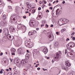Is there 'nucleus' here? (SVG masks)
Segmentation results:
<instances>
[{
    "label": "nucleus",
    "instance_id": "dca6fc26",
    "mask_svg": "<svg viewBox=\"0 0 75 75\" xmlns=\"http://www.w3.org/2000/svg\"><path fill=\"white\" fill-rule=\"evenodd\" d=\"M59 9H58L56 11V13L55 14V13H53V16L54 17H55V14H57V13H58V11H59Z\"/></svg>",
    "mask_w": 75,
    "mask_h": 75
},
{
    "label": "nucleus",
    "instance_id": "7c9ffc66",
    "mask_svg": "<svg viewBox=\"0 0 75 75\" xmlns=\"http://www.w3.org/2000/svg\"><path fill=\"white\" fill-rule=\"evenodd\" d=\"M67 50H71V48H70V47H67Z\"/></svg>",
    "mask_w": 75,
    "mask_h": 75
},
{
    "label": "nucleus",
    "instance_id": "4d7b16f0",
    "mask_svg": "<svg viewBox=\"0 0 75 75\" xmlns=\"http://www.w3.org/2000/svg\"><path fill=\"white\" fill-rule=\"evenodd\" d=\"M50 9H51V10H52V7H50Z\"/></svg>",
    "mask_w": 75,
    "mask_h": 75
},
{
    "label": "nucleus",
    "instance_id": "37998d69",
    "mask_svg": "<svg viewBox=\"0 0 75 75\" xmlns=\"http://www.w3.org/2000/svg\"><path fill=\"white\" fill-rule=\"evenodd\" d=\"M41 8L40 7H39L38 8V10H41Z\"/></svg>",
    "mask_w": 75,
    "mask_h": 75
},
{
    "label": "nucleus",
    "instance_id": "5701e85b",
    "mask_svg": "<svg viewBox=\"0 0 75 75\" xmlns=\"http://www.w3.org/2000/svg\"><path fill=\"white\" fill-rule=\"evenodd\" d=\"M14 62L15 63H18V60L17 59H15L14 60Z\"/></svg>",
    "mask_w": 75,
    "mask_h": 75
},
{
    "label": "nucleus",
    "instance_id": "ea45409f",
    "mask_svg": "<svg viewBox=\"0 0 75 75\" xmlns=\"http://www.w3.org/2000/svg\"><path fill=\"white\" fill-rule=\"evenodd\" d=\"M11 55H15V53H11Z\"/></svg>",
    "mask_w": 75,
    "mask_h": 75
},
{
    "label": "nucleus",
    "instance_id": "4c0bfd02",
    "mask_svg": "<svg viewBox=\"0 0 75 75\" xmlns=\"http://www.w3.org/2000/svg\"><path fill=\"white\" fill-rule=\"evenodd\" d=\"M7 75H12V73H8L7 74Z\"/></svg>",
    "mask_w": 75,
    "mask_h": 75
},
{
    "label": "nucleus",
    "instance_id": "338daca9",
    "mask_svg": "<svg viewBox=\"0 0 75 75\" xmlns=\"http://www.w3.org/2000/svg\"><path fill=\"white\" fill-rule=\"evenodd\" d=\"M2 31V30L0 29V33H1V32Z\"/></svg>",
    "mask_w": 75,
    "mask_h": 75
},
{
    "label": "nucleus",
    "instance_id": "864d4df0",
    "mask_svg": "<svg viewBox=\"0 0 75 75\" xmlns=\"http://www.w3.org/2000/svg\"><path fill=\"white\" fill-rule=\"evenodd\" d=\"M72 39L73 40H75V37H74L72 38Z\"/></svg>",
    "mask_w": 75,
    "mask_h": 75
},
{
    "label": "nucleus",
    "instance_id": "f8f14e48",
    "mask_svg": "<svg viewBox=\"0 0 75 75\" xmlns=\"http://www.w3.org/2000/svg\"><path fill=\"white\" fill-rule=\"evenodd\" d=\"M7 38L9 40H12V38H11V36L10 35H8L7 36Z\"/></svg>",
    "mask_w": 75,
    "mask_h": 75
},
{
    "label": "nucleus",
    "instance_id": "a211bd4d",
    "mask_svg": "<svg viewBox=\"0 0 75 75\" xmlns=\"http://www.w3.org/2000/svg\"><path fill=\"white\" fill-rule=\"evenodd\" d=\"M6 18V15H4L2 17V19L3 20H5Z\"/></svg>",
    "mask_w": 75,
    "mask_h": 75
},
{
    "label": "nucleus",
    "instance_id": "f03ea898",
    "mask_svg": "<svg viewBox=\"0 0 75 75\" xmlns=\"http://www.w3.org/2000/svg\"><path fill=\"white\" fill-rule=\"evenodd\" d=\"M29 24L30 27H34L35 25L36 24V22L34 20H31L30 21Z\"/></svg>",
    "mask_w": 75,
    "mask_h": 75
},
{
    "label": "nucleus",
    "instance_id": "a18cd8bd",
    "mask_svg": "<svg viewBox=\"0 0 75 75\" xmlns=\"http://www.w3.org/2000/svg\"><path fill=\"white\" fill-rule=\"evenodd\" d=\"M0 74H3V71L1 70L0 71Z\"/></svg>",
    "mask_w": 75,
    "mask_h": 75
},
{
    "label": "nucleus",
    "instance_id": "bf43d9fd",
    "mask_svg": "<svg viewBox=\"0 0 75 75\" xmlns=\"http://www.w3.org/2000/svg\"><path fill=\"white\" fill-rule=\"evenodd\" d=\"M27 52H28V53H30V52L28 51V50H27Z\"/></svg>",
    "mask_w": 75,
    "mask_h": 75
},
{
    "label": "nucleus",
    "instance_id": "b1692460",
    "mask_svg": "<svg viewBox=\"0 0 75 75\" xmlns=\"http://www.w3.org/2000/svg\"><path fill=\"white\" fill-rule=\"evenodd\" d=\"M71 46L73 47H75V44L74 43H71Z\"/></svg>",
    "mask_w": 75,
    "mask_h": 75
},
{
    "label": "nucleus",
    "instance_id": "aec40b11",
    "mask_svg": "<svg viewBox=\"0 0 75 75\" xmlns=\"http://www.w3.org/2000/svg\"><path fill=\"white\" fill-rule=\"evenodd\" d=\"M33 32H31V31H30L29 32L28 35H33Z\"/></svg>",
    "mask_w": 75,
    "mask_h": 75
},
{
    "label": "nucleus",
    "instance_id": "69168bd1",
    "mask_svg": "<svg viewBox=\"0 0 75 75\" xmlns=\"http://www.w3.org/2000/svg\"><path fill=\"white\" fill-rule=\"evenodd\" d=\"M56 34H57V35H58V32H56Z\"/></svg>",
    "mask_w": 75,
    "mask_h": 75
},
{
    "label": "nucleus",
    "instance_id": "8fccbe9b",
    "mask_svg": "<svg viewBox=\"0 0 75 75\" xmlns=\"http://www.w3.org/2000/svg\"><path fill=\"white\" fill-rule=\"evenodd\" d=\"M37 69L38 70H40L41 68L40 67H38V68Z\"/></svg>",
    "mask_w": 75,
    "mask_h": 75
},
{
    "label": "nucleus",
    "instance_id": "09e8293b",
    "mask_svg": "<svg viewBox=\"0 0 75 75\" xmlns=\"http://www.w3.org/2000/svg\"><path fill=\"white\" fill-rule=\"evenodd\" d=\"M10 61H11V62H12V60H13V59H11V58H10Z\"/></svg>",
    "mask_w": 75,
    "mask_h": 75
},
{
    "label": "nucleus",
    "instance_id": "e2e57ef3",
    "mask_svg": "<svg viewBox=\"0 0 75 75\" xmlns=\"http://www.w3.org/2000/svg\"><path fill=\"white\" fill-rule=\"evenodd\" d=\"M28 58H29V56H28L26 57V59H28Z\"/></svg>",
    "mask_w": 75,
    "mask_h": 75
},
{
    "label": "nucleus",
    "instance_id": "c85d7f7f",
    "mask_svg": "<svg viewBox=\"0 0 75 75\" xmlns=\"http://www.w3.org/2000/svg\"><path fill=\"white\" fill-rule=\"evenodd\" d=\"M45 7V5H42V7L43 8H44V7Z\"/></svg>",
    "mask_w": 75,
    "mask_h": 75
},
{
    "label": "nucleus",
    "instance_id": "052dcab7",
    "mask_svg": "<svg viewBox=\"0 0 75 75\" xmlns=\"http://www.w3.org/2000/svg\"><path fill=\"white\" fill-rule=\"evenodd\" d=\"M9 69L10 70V71H11V68L9 67Z\"/></svg>",
    "mask_w": 75,
    "mask_h": 75
},
{
    "label": "nucleus",
    "instance_id": "473e14b6",
    "mask_svg": "<svg viewBox=\"0 0 75 75\" xmlns=\"http://www.w3.org/2000/svg\"><path fill=\"white\" fill-rule=\"evenodd\" d=\"M58 44L57 43H55L54 44L55 46H58Z\"/></svg>",
    "mask_w": 75,
    "mask_h": 75
},
{
    "label": "nucleus",
    "instance_id": "c756f323",
    "mask_svg": "<svg viewBox=\"0 0 75 75\" xmlns=\"http://www.w3.org/2000/svg\"><path fill=\"white\" fill-rule=\"evenodd\" d=\"M8 8H10L11 10H12L13 8H12V7L11 6H9L8 7Z\"/></svg>",
    "mask_w": 75,
    "mask_h": 75
},
{
    "label": "nucleus",
    "instance_id": "4be33fe9",
    "mask_svg": "<svg viewBox=\"0 0 75 75\" xmlns=\"http://www.w3.org/2000/svg\"><path fill=\"white\" fill-rule=\"evenodd\" d=\"M16 49H14V50H12V53H15L16 52Z\"/></svg>",
    "mask_w": 75,
    "mask_h": 75
},
{
    "label": "nucleus",
    "instance_id": "0eeeda50",
    "mask_svg": "<svg viewBox=\"0 0 75 75\" xmlns=\"http://www.w3.org/2000/svg\"><path fill=\"white\" fill-rule=\"evenodd\" d=\"M68 22V20L64 18H63V25L67 24Z\"/></svg>",
    "mask_w": 75,
    "mask_h": 75
},
{
    "label": "nucleus",
    "instance_id": "ddd939ff",
    "mask_svg": "<svg viewBox=\"0 0 75 75\" xmlns=\"http://www.w3.org/2000/svg\"><path fill=\"white\" fill-rule=\"evenodd\" d=\"M18 28L20 29V28H23V27H22V25L21 24H19L18 25Z\"/></svg>",
    "mask_w": 75,
    "mask_h": 75
},
{
    "label": "nucleus",
    "instance_id": "6ab92c4d",
    "mask_svg": "<svg viewBox=\"0 0 75 75\" xmlns=\"http://www.w3.org/2000/svg\"><path fill=\"white\" fill-rule=\"evenodd\" d=\"M65 31H66V29L65 28L61 30V32L62 33H63V32H64Z\"/></svg>",
    "mask_w": 75,
    "mask_h": 75
},
{
    "label": "nucleus",
    "instance_id": "423d86ee",
    "mask_svg": "<svg viewBox=\"0 0 75 75\" xmlns=\"http://www.w3.org/2000/svg\"><path fill=\"white\" fill-rule=\"evenodd\" d=\"M58 24H59L60 25H63V18L62 19H60L58 21Z\"/></svg>",
    "mask_w": 75,
    "mask_h": 75
},
{
    "label": "nucleus",
    "instance_id": "58836bf2",
    "mask_svg": "<svg viewBox=\"0 0 75 75\" xmlns=\"http://www.w3.org/2000/svg\"><path fill=\"white\" fill-rule=\"evenodd\" d=\"M65 54L67 53V49H65Z\"/></svg>",
    "mask_w": 75,
    "mask_h": 75
},
{
    "label": "nucleus",
    "instance_id": "cd10ccee",
    "mask_svg": "<svg viewBox=\"0 0 75 75\" xmlns=\"http://www.w3.org/2000/svg\"><path fill=\"white\" fill-rule=\"evenodd\" d=\"M32 33L33 34H35V33H37V32L35 30H34L33 32H32Z\"/></svg>",
    "mask_w": 75,
    "mask_h": 75
},
{
    "label": "nucleus",
    "instance_id": "9b49d317",
    "mask_svg": "<svg viewBox=\"0 0 75 75\" xmlns=\"http://www.w3.org/2000/svg\"><path fill=\"white\" fill-rule=\"evenodd\" d=\"M43 52L45 54H47L48 52V49L46 48H44L43 50Z\"/></svg>",
    "mask_w": 75,
    "mask_h": 75
},
{
    "label": "nucleus",
    "instance_id": "5fc2aeb1",
    "mask_svg": "<svg viewBox=\"0 0 75 75\" xmlns=\"http://www.w3.org/2000/svg\"><path fill=\"white\" fill-rule=\"evenodd\" d=\"M52 63H54V60L52 59Z\"/></svg>",
    "mask_w": 75,
    "mask_h": 75
},
{
    "label": "nucleus",
    "instance_id": "680f3d73",
    "mask_svg": "<svg viewBox=\"0 0 75 75\" xmlns=\"http://www.w3.org/2000/svg\"><path fill=\"white\" fill-rule=\"evenodd\" d=\"M36 30H37V31H38V30H39V28H37L36 29Z\"/></svg>",
    "mask_w": 75,
    "mask_h": 75
},
{
    "label": "nucleus",
    "instance_id": "9d476101",
    "mask_svg": "<svg viewBox=\"0 0 75 75\" xmlns=\"http://www.w3.org/2000/svg\"><path fill=\"white\" fill-rule=\"evenodd\" d=\"M65 65L67 67H69L71 66V64L67 61H65Z\"/></svg>",
    "mask_w": 75,
    "mask_h": 75
},
{
    "label": "nucleus",
    "instance_id": "49530a36",
    "mask_svg": "<svg viewBox=\"0 0 75 75\" xmlns=\"http://www.w3.org/2000/svg\"><path fill=\"white\" fill-rule=\"evenodd\" d=\"M74 34H75V32H73V33H72L71 34V35H74Z\"/></svg>",
    "mask_w": 75,
    "mask_h": 75
},
{
    "label": "nucleus",
    "instance_id": "3c124183",
    "mask_svg": "<svg viewBox=\"0 0 75 75\" xmlns=\"http://www.w3.org/2000/svg\"><path fill=\"white\" fill-rule=\"evenodd\" d=\"M23 18H26V16H23Z\"/></svg>",
    "mask_w": 75,
    "mask_h": 75
},
{
    "label": "nucleus",
    "instance_id": "a19ab883",
    "mask_svg": "<svg viewBox=\"0 0 75 75\" xmlns=\"http://www.w3.org/2000/svg\"><path fill=\"white\" fill-rule=\"evenodd\" d=\"M1 4H2V2L1 0H0V5H1Z\"/></svg>",
    "mask_w": 75,
    "mask_h": 75
},
{
    "label": "nucleus",
    "instance_id": "1a4fd4ad",
    "mask_svg": "<svg viewBox=\"0 0 75 75\" xmlns=\"http://www.w3.org/2000/svg\"><path fill=\"white\" fill-rule=\"evenodd\" d=\"M23 50V48L22 47H20L18 50V53L19 55H20L22 53V51Z\"/></svg>",
    "mask_w": 75,
    "mask_h": 75
},
{
    "label": "nucleus",
    "instance_id": "c03bdc74",
    "mask_svg": "<svg viewBox=\"0 0 75 75\" xmlns=\"http://www.w3.org/2000/svg\"><path fill=\"white\" fill-rule=\"evenodd\" d=\"M43 69V70H44V71H45L46 70V71H47V69H44V68H43V69Z\"/></svg>",
    "mask_w": 75,
    "mask_h": 75
},
{
    "label": "nucleus",
    "instance_id": "f3484780",
    "mask_svg": "<svg viewBox=\"0 0 75 75\" xmlns=\"http://www.w3.org/2000/svg\"><path fill=\"white\" fill-rule=\"evenodd\" d=\"M52 36H53V38H52V36H51V35H49V38H51V39H52V40H54V35H52Z\"/></svg>",
    "mask_w": 75,
    "mask_h": 75
},
{
    "label": "nucleus",
    "instance_id": "a878e982",
    "mask_svg": "<svg viewBox=\"0 0 75 75\" xmlns=\"http://www.w3.org/2000/svg\"><path fill=\"white\" fill-rule=\"evenodd\" d=\"M26 6H27V7H28V8H29V4H28V2H27L26 3Z\"/></svg>",
    "mask_w": 75,
    "mask_h": 75
},
{
    "label": "nucleus",
    "instance_id": "f257e3e1",
    "mask_svg": "<svg viewBox=\"0 0 75 75\" xmlns=\"http://www.w3.org/2000/svg\"><path fill=\"white\" fill-rule=\"evenodd\" d=\"M25 45L27 48H31V47L33 46L32 42L28 41H26Z\"/></svg>",
    "mask_w": 75,
    "mask_h": 75
},
{
    "label": "nucleus",
    "instance_id": "2f4dec72",
    "mask_svg": "<svg viewBox=\"0 0 75 75\" xmlns=\"http://www.w3.org/2000/svg\"><path fill=\"white\" fill-rule=\"evenodd\" d=\"M42 2L43 3H44V4H46L47 3V2L46 1H43Z\"/></svg>",
    "mask_w": 75,
    "mask_h": 75
},
{
    "label": "nucleus",
    "instance_id": "72a5a7b5",
    "mask_svg": "<svg viewBox=\"0 0 75 75\" xmlns=\"http://www.w3.org/2000/svg\"><path fill=\"white\" fill-rule=\"evenodd\" d=\"M4 30L6 31H8V29H7V28H5L4 29Z\"/></svg>",
    "mask_w": 75,
    "mask_h": 75
},
{
    "label": "nucleus",
    "instance_id": "4468645a",
    "mask_svg": "<svg viewBox=\"0 0 75 75\" xmlns=\"http://www.w3.org/2000/svg\"><path fill=\"white\" fill-rule=\"evenodd\" d=\"M62 69H64L66 71H68V67H62Z\"/></svg>",
    "mask_w": 75,
    "mask_h": 75
},
{
    "label": "nucleus",
    "instance_id": "2eb2a0df",
    "mask_svg": "<svg viewBox=\"0 0 75 75\" xmlns=\"http://www.w3.org/2000/svg\"><path fill=\"white\" fill-rule=\"evenodd\" d=\"M10 30L12 32H14L15 31V28H12L11 27L9 28Z\"/></svg>",
    "mask_w": 75,
    "mask_h": 75
},
{
    "label": "nucleus",
    "instance_id": "79ce46f5",
    "mask_svg": "<svg viewBox=\"0 0 75 75\" xmlns=\"http://www.w3.org/2000/svg\"><path fill=\"white\" fill-rule=\"evenodd\" d=\"M69 47V44L68 43L67 45V47Z\"/></svg>",
    "mask_w": 75,
    "mask_h": 75
},
{
    "label": "nucleus",
    "instance_id": "0e129e2a",
    "mask_svg": "<svg viewBox=\"0 0 75 75\" xmlns=\"http://www.w3.org/2000/svg\"><path fill=\"white\" fill-rule=\"evenodd\" d=\"M6 71H9V69H6Z\"/></svg>",
    "mask_w": 75,
    "mask_h": 75
},
{
    "label": "nucleus",
    "instance_id": "de8ad7c7",
    "mask_svg": "<svg viewBox=\"0 0 75 75\" xmlns=\"http://www.w3.org/2000/svg\"><path fill=\"white\" fill-rule=\"evenodd\" d=\"M46 12H47V13H49L50 12V11H49V10H46Z\"/></svg>",
    "mask_w": 75,
    "mask_h": 75
},
{
    "label": "nucleus",
    "instance_id": "7ed1b4c3",
    "mask_svg": "<svg viewBox=\"0 0 75 75\" xmlns=\"http://www.w3.org/2000/svg\"><path fill=\"white\" fill-rule=\"evenodd\" d=\"M16 18H17V17L16 16L13 15L11 17L10 20H11V22L12 23H14Z\"/></svg>",
    "mask_w": 75,
    "mask_h": 75
},
{
    "label": "nucleus",
    "instance_id": "bb28decb",
    "mask_svg": "<svg viewBox=\"0 0 75 75\" xmlns=\"http://www.w3.org/2000/svg\"><path fill=\"white\" fill-rule=\"evenodd\" d=\"M22 25V27H23L25 29V28H26V27H25V26L24 25Z\"/></svg>",
    "mask_w": 75,
    "mask_h": 75
},
{
    "label": "nucleus",
    "instance_id": "20e7f679",
    "mask_svg": "<svg viewBox=\"0 0 75 75\" xmlns=\"http://www.w3.org/2000/svg\"><path fill=\"white\" fill-rule=\"evenodd\" d=\"M67 55L69 57H75V53L70 52L68 53Z\"/></svg>",
    "mask_w": 75,
    "mask_h": 75
},
{
    "label": "nucleus",
    "instance_id": "13d9d810",
    "mask_svg": "<svg viewBox=\"0 0 75 75\" xmlns=\"http://www.w3.org/2000/svg\"><path fill=\"white\" fill-rule=\"evenodd\" d=\"M53 26H54L53 25H51L50 26V27H53Z\"/></svg>",
    "mask_w": 75,
    "mask_h": 75
},
{
    "label": "nucleus",
    "instance_id": "e433bc0d",
    "mask_svg": "<svg viewBox=\"0 0 75 75\" xmlns=\"http://www.w3.org/2000/svg\"><path fill=\"white\" fill-rule=\"evenodd\" d=\"M28 54H26L25 55V57L27 59V57H28Z\"/></svg>",
    "mask_w": 75,
    "mask_h": 75
},
{
    "label": "nucleus",
    "instance_id": "39448f33",
    "mask_svg": "<svg viewBox=\"0 0 75 75\" xmlns=\"http://www.w3.org/2000/svg\"><path fill=\"white\" fill-rule=\"evenodd\" d=\"M59 56V54H58V53H56L54 55V59H55L56 60H57V59H58Z\"/></svg>",
    "mask_w": 75,
    "mask_h": 75
},
{
    "label": "nucleus",
    "instance_id": "f704fd0d",
    "mask_svg": "<svg viewBox=\"0 0 75 75\" xmlns=\"http://www.w3.org/2000/svg\"><path fill=\"white\" fill-rule=\"evenodd\" d=\"M69 41V39L67 38L66 39V41Z\"/></svg>",
    "mask_w": 75,
    "mask_h": 75
},
{
    "label": "nucleus",
    "instance_id": "603ef678",
    "mask_svg": "<svg viewBox=\"0 0 75 75\" xmlns=\"http://www.w3.org/2000/svg\"><path fill=\"white\" fill-rule=\"evenodd\" d=\"M62 3L63 4H65V1H63L62 2Z\"/></svg>",
    "mask_w": 75,
    "mask_h": 75
},
{
    "label": "nucleus",
    "instance_id": "c9c22d12",
    "mask_svg": "<svg viewBox=\"0 0 75 75\" xmlns=\"http://www.w3.org/2000/svg\"><path fill=\"white\" fill-rule=\"evenodd\" d=\"M48 25L47 24H46L45 25V27H46V28H48Z\"/></svg>",
    "mask_w": 75,
    "mask_h": 75
},
{
    "label": "nucleus",
    "instance_id": "6e6d98bb",
    "mask_svg": "<svg viewBox=\"0 0 75 75\" xmlns=\"http://www.w3.org/2000/svg\"><path fill=\"white\" fill-rule=\"evenodd\" d=\"M41 27H43L44 26V24H43L41 25Z\"/></svg>",
    "mask_w": 75,
    "mask_h": 75
},
{
    "label": "nucleus",
    "instance_id": "774afa93",
    "mask_svg": "<svg viewBox=\"0 0 75 75\" xmlns=\"http://www.w3.org/2000/svg\"><path fill=\"white\" fill-rule=\"evenodd\" d=\"M14 74H17V73L16 72V71H14Z\"/></svg>",
    "mask_w": 75,
    "mask_h": 75
},
{
    "label": "nucleus",
    "instance_id": "393cba45",
    "mask_svg": "<svg viewBox=\"0 0 75 75\" xmlns=\"http://www.w3.org/2000/svg\"><path fill=\"white\" fill-rule=\"evenodd\" d=\"M35 12V10L34 9H33L32 11V13H34Z\"/></svg>",
    "mask_w": 75,
    "mask_h": 75
},
{
    "label": "nucleus",
    "instance_id": "6e6552de",
    "mask_svg": "<svg viewBox=\"0 0 75 75\" xmlns=\"http://www.w3.org/2000/svg\"><path fill=\"white\" fill-rule=\"evenodd\" d=\"M27 61L26 60L23 59L21 61V64L22 65H25V64L27 63Z\"/></svg>",
    "mask_w": 75,
    "mask_h": 75
},
{
    "label": "nucleus",
    "instance_id": "412c9836",
    "mask_svg": "<svg viewBox=\"0 0 75 75\" xmlns=\"http://www.w3.org/2000/svg\"><path fill=\"white\" fill-rule=\"evenodd\" d=\"M26 30H27V28H25V29H23L22 30V31L23 33H24L25 32V31H26Z\"/></svg>",
    "mask_w": 75,
    "mask_h": 75
}]
</instances>
